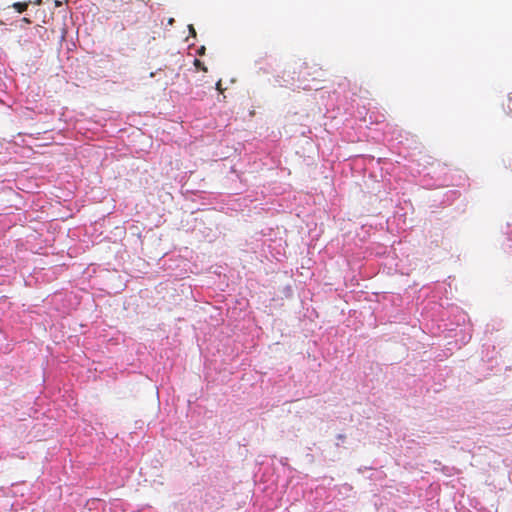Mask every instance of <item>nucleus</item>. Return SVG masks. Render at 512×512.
Here are the masks:
<instances>
[{
	"mask_svg": "<svg viewBox=\"0 0 512 512\" xmlns=\"http://www.w3.org/2000/svg\"><path fill=\"white\" fill-rule=\"evenodd\" d=\"M13 7L17 10V12L22 13L28 8V3L16 2L13 4Z\"/></svg>",
	"mask_w": 512,
	"mask_h": 512,
	"instance_id": "f257e3e1",
	"label": "nucleus"
},
{
	"mask_svg": "<svg viewBox=\"0 0 512 512\" xmlns=\"http://www.w3.org/2000/svg\"><path fill=\"white\" fill-rule=\"evenodd\" d=\"M194 65H195V67H196V68H198V69H200V70H202V71H204V72H206V71H207L206 66H205V65H204V63H203V62H201L199 59H195V60H194Z\"/></svg>",
	"mask_w": 512,
	"mask_h": 512,
	"instance_id": "f03ea898",
	"label": "nucleus"
},
{
	"mask_svg": "<svg viewBox=\"0 0 512 512\" xmlns=\"http://www.w3.org/2000/svg\"><path fill=\"white\" fill-rule=\"evenodd\" d=\"M216 89L222 93L223 92V88H222V81L219 80L217 83H216Z\"/></svg>",
	"mask_w": 512,
	"mask_h": 512,
	"instance_id": "7ed1b4c3",
	"label": "nucleus"
},
{
	"mask_svg": "<svg viewBox=\"0 0 512 512\" xmlns=\"http://www.w3.org/2000/svg\"><path fill=\"white\" fill-rule=\"evenodd\" d=\"M189 31L191 33L192 36H196V31H195V28L193 27V25H189Z\"/></svg>",
	"mask_w": 512,
	"mask_h": 512,
	"instance_id": "20e7f679",
	"label": "nucleus"
},
{
	"mask_svg": "<svg viewBox=\"0 0 512 512\" xmlns=\"http://www.w3.org/2000/svg\"><path fill=\"white\" fill-rule=\"evenodd\" d=\"M204 53H205V47H204V46H202V47H200V49L198 50V54H199V55H203Z\"/></svg>",
	"mask_w": 512,
	"mask_h": 512,
	"instance_id": "39448f33",
	"label": "nucleus"
},
{
	"mask_svg": "<svg viewBox=\"0 0 512 512\" xmlns=\"http://www.w3.org/2000/svg\"><path fill=\"white\" fill-rule=\"evenodd\" d=\"M338 439H340V440H344V439H345V435H343V434H339V435H338Z\"/></svg>",
	"mask_w": 512,
	"mask_h": 512,
	"instance_id": "423d86ee",
	"label": "nucleus"
},
{
	"mask_svg": "<svg viewBox=\"0 0 512 512\" xmlns=\"http://www.w3.org/2000/svg\"><path fill=\"white\" fill-rule=\"evenodd\" d=\"M23 21H25L26 23H30V20L28 18H23Z\"/></svg>",
	"mask_w": 512,
	"mask_h": 512,
	"instance_id": "0eeeda50",
	"label": "nucleus"
}]
</instances>
